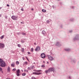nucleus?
Masks as SVG:
<instances>
[{
    "label": "nucleus",
    "mask_w": 79,
    "mask_h": 79,
    "mask_svg": "<svg viewBox=\"0 0 79 79\" xmlns=\"http://www.w3.org/2000/svg\"><path fill=\"white\" fill-rule=\"evenodd\" d=\"M47 23H49V21L48 20L47 21Z\"/></svg>",
    "instance_id": "32"
},
{
    "label": "nucleus",
    "mask_w": 79,
    "mask_h": 79,
    "mask_svg": "<svg viewBox=\"0 0 79 79\" xmlns=\"http://www.w3.org/2000/svg\"><path fill=\"white\" fill-rule=\"evenodd\" d=\"M31 10H32V11H33V10H34V9L33 8H32L31 9Z\"/></svg>",
    "instance_id": "37"
},
{
    "label": "nucleus",
    "mask_w": 79,
    "mask_h": 79,
    "mask_svg": "<svg viewBox=\"0 0 79 79\" xmlns=\"http://www.w3.org/2000/svg\"><path fill=\"white\" fill-rule=\"evenodd\" d=\"M26 73H23L22 74V76H26Z\"/></svg>",
    "instance_id": "19"
},
{
    "label": "nucleus",
    "mask_w": 79,
    "mask_h": 79,
    "mask_svg": "<svg viewBox=\"0 0 79 79\" xmlns=\"http://www.w3.org/2000/svg\"><path fill=\"white\" fill-rule=\"evenodd\" d=\"M31 79H36L35 78V77H31Z\"/></svg>",
    "instance_id": "27"
},
{
    "label": "nucleus",
    "mask_w": 79,
    "mask_h": 79,
    "mask_svg": "<svg viewBox=\"0 0 79 79\" xmlns=\"http://www.w3.org/2000/svg\"><path fill=\"white\" fill-rule=\"evenodd\" d=\"M41 67H43V68H44V67H45V65H42L41 66Z\"/></svg>",
    "instance_id": "28"
},
{
    "label": "nucleus",
    "mask_w": 79,
    "mask_h": 79,
    "mask_svg": "<svg viewBox=\"0 0 79 79\" xmlns=\"http://www.w3.org/2000/svg\"><path fill=\"white\" fill-rule=\"evenodd\" d=\"M54 71V68H51L49 69L48 70H46L45 71V73H49V72H51V71Z\"/></svg>",
    "instance_id": "2"
},
{
    "label": "nucleus",
    "mask_w": 79,
    "mask_h": 79,
    "mask_svg": "<svg viewBox=\"0 0 79 79\" xmlns=\"http://www.w3.org/2000/svg\"><path fill=\"white\" fill-rule=\"evenodd\" d=\"M21 24H23V22H21Z\"/></svg>",
    "instance_id": "43"
},
{
    "label": "nucleus",
    "mask_w": 79,
    "mask_h": 79,
    "mask_svg": "<svg viewBox=\"0 0 79 79\" xmlns=\"http://www.w3.org/2000/svg\"><path fill=\"white\" fill-rule=\"evenodd\" d=\"M69 78H71V77H69Z\"/></svg>",
    "instance_id": "47"
},
{
    "label": "nucleus",
    "mask_w": 79,
    "mask_h": 79,
    "mask_svg": "<svg viewBox=\"0 0 79 79\" xmlns=\"http://www.w3.org/2000/svg\"><path fill=\"white\" fill-rule=\"evenodd\" d=\"M43 62H44V61H43Z\"/></svg>",
    "instance_id": "48"
},
{
    "label": "nucleus",
    "mask_w": 79,
    "mask_h": 79,
    "mask_svg": "<svg viewBox=\"0 0 79 79\" xmlns=\"http://www.w3.org/2000/svg\"><path fill=\"white\" fill-rule=\"evenodd\" d=\"M34 51V49L33 48H31V52H33Z\"/></svg>",
    "instance_id": "21"
},
{
    "label": "nucleus",
    "mask_w": 79,
    "mask_h": 79,
    "mask_svg": "<svg viewBox=\"0 0 79 79\" xmlns=\"http://www.w3.org/2000/svg\"><path fill=\"white\" fill-rule=\"evenodd\" d=\"M26 58H27V60H28V59H27V57H26Z\"/></svg>",
    "instance_id": "41"
},
{
    "label": "nucleus",
    "mask_w": 79,
    "mask_h": 79,
    "mask_svg": "<svg viewBox=\"0 0 79 79\" xmlns=\"http://www.w3.org/2000/svg\"><path fill=\"white\" fill-rule=\"evenodd\" d=\"M2 7H0V10H1Z\"/></svg>",
    "instance_id": "42"
},
{
    "label": "nucleus",
    "mask_w": 79,
    "mask_h": 79,
    "mask_svg": "<svg viewBox=\"0 0 79 79\" xmlns=\"http://www.w3.org/2000/svg\"><path fill=\"white\" fill-rule=\"evenodd\" d=\"M34 44H35V43H34Z\"/></svg>",
    "instance_id": "46"
},
{
    "label": "nucleus",
    "mask_w": 79,
    "mask_h": 79,
    "mask_svg": "<svg viewBox=\"0 0 79 79\" xmlns=\"http://www.w3.org/2000/svg\"><path fill=\"white\" fill-rule=\"evenodd\" d=\"M37 71L38 72H40V71H41V70H38Z\"/></svg>",
    "instance_id": "38"
},
{
    "label": "nucleus",
    "mask_w": 79,
    "mask_h": 79,
    "mask_svg": "<svg viewBox=\"0 0 79 79\" xmlns=\"http://www.w3.org/2000/svg\"><path fill=\"white\" fill-rule=\"evenodd\" d=\"M40 50V47L39 46H37L35 49V51L36 52H38Z\"/></svg>",
    "instance_id": "8"
},
{
    "label": "nucleus",
    "mask_w": 79,
    "mask_h": 79,
    "mask_svg": "<svg viewBox=\"0 0 79 79\" xmlns=\"http://www.w3.org/2000/svg\"><path fill=\"white\" fill-rule=\"evenodd\" d=\"M24 72H27V73H28V70L25 69L24 70Z\"/></svg>",
    "instance_id": "23"
},
{
    "label": "nucleus",
    "mask_w": 79,
    "mask_h": 79,
    "mask_svg": "<svg viewBox=\"0 0 79 79\" xmlns=\"http://www.w3.org/2000/svg\"><path fill=\"white\" fill-rule=\"evenodd\" d=\"M21 11H24V9H23V8L21 9Z\"/></svg>",
    "instance_id": "31"
},
{
    "label": "nucleus",
    "mask_w": 79,
    "mask_h": 79,
    "mask_svg": "<svg viewBox=\"0 0 79 79\" xmlns=\"http://www.w3.org/2000/svg\"><path fill=\"white\" fill-rule=\"evenodd\" d=\"M5 47V45L2 43H0V48H3Z\"/></svg>",
    "instance_id": "4"
},
{
    "label": "nucleus",
    "mask_w": 79,
    "mask_h": 79,
    "mask_svg": "<svg viewBox=\"0 0 79 79\" xmlns=\"http://www.w3.org/2000/svg\"><path fill=\"white\" fill-rule=\"evenodd\" d=\"M16 64H19V62H18V61H16Z\"/></svg>",
    "instance_id": "18"
},
{
    "label": "nucleus",
    "mask_w": 79,
    "mask_h": 79,
    "mask_svg": "<svg viewBox=\"0 0 79 79\" xmlns=\"http://www.w3.org/2000/svg\"><path fill=\"white\" fill-rule=\"evenodd\" d=\"M40 74H42V73H33V74H35V75H40Z\"/></svg>",
    "instance_id": "9"
},
{
    "label": "nucleus",
    "mask_w": 79,
    "mask_h": 79,
    "mask_svg": "<svg viewBox=\"0 0 79 79\" xmlns=\"http://www.w3.org/2000/svg\"><path fill=\"white\" fill-rule=\"evenodd\" d=\"M21 71H22V72H23V70H21Z\"/></svg>",
    "instance_id": "44"
},
{
    "label": "nucleus",
    "mask_w": 79,
    "mask_h": 79,
    "mask_svg": "<svg viewBox=\"0 0 79 79\" xmlns=\"http://www.w3.org/2000/svg\"><path fill=\"white\" fill-rule=\"evenodd\" d=\"M18 47H21V45L19 44H18L17 45Z\"/></svg>",
    "instance_id": "24"
},
{
    "label": "nucleus",
    "mask_w": 79,
    "mask_h": 79,
    "mask_svg": "<svg viewBox=\"0 0 79 79\" xmlns=\"http://www.w3.org/2000/svg\"><path fill=\"white\" fill-rule=\"evenodd\" d=\"M11 18L13 20H17L18 19V17L15 16H12Z\"/></svg>",
    "instance_id": "3"
},
{
    "label": "nucleus",
    "mask_w": 79,
    "mask_h": 79,
    "mask_svg": "<svg viewBox=\"0 0 79 79\" xmlns=\"http://www.w3.org/2000/svg\"><path fill=\"white\" fill-rule=\"evenodd\" d=\"M53 72H54V71H53Z\"/></svg>",
    "instance_id": "49"
},
{
    "label": "nucleus",
    "mask_w": 79,
    "mask_h": 79,
    "mask_svg": "<svg viewBox=\"0 0 79 79\" xmlns=\"http://www.w3.org/2000/svg\"><path fill=\"white\" fill-rule=\"evenodd\" d=\"M66 51H69L70 49H66Z\"/></svg>",
    "instance_id": "26"
},
{
    "label": "nucleus",
    "mask_w": 79,
    "mask_h": 79,
    "mask_svg": "<svg viewBox=\"0 0 79 79\" xmlns=\"http://www.w3.org/2000/svg\"><path fill=\"white\" fill-rule=\"evenodd\" d=\"M28 70H29V69L31 70V68H30V67H28Z\"/></svg>",
    "instance_id": "30"
},
{
    "label": "nucleus",
    "mask_w": 79,
    "mask_h": 79,
    "mask_svg": "<svg viewBox=\"0 0 79 79\" xmlns=\"http://www.w3.org/2000/svg\"><path fill=\"white\" fill-rule=\"evenodd\" d=\"M23 41V40H21V42L22 43H24V42H25V40H24Z\"/></svg>",
    "instance_id": "20"
},
{
    "label": "nucleus",
    "mask_w": 79,
    "mask_h": 79,
    "mask_svg": "<svg viewBox=\"0 0 79 79\" xmlns=\"http://www.w3.org/2000/svg\"><path fill=\"white\" fill-rule=\"evenodd\" d=\"M48 58L49 60H51V61H52V60H53V58L52 57L50 56H48Z\"/></svg>",
    "instance_id": "6"
},
{
    "label": "nucleus",
    "mask_w": 79,
    "mask_h": 79,
    "mask_svg": "<svg viewBox=\"0 0 79 79\" xmlns=\"http://www.w3.org/2000/svg\"><path fill=\"white\" fill-rule=\"evenodd\" d=\"M2 16V15H0V17H1Z\"/></svg>",
    "instance_id": "40"
},
{
    "label": "nucleus",
    "mask_w": 79,
    "mask_h": 79,
    "mask_svg": "<svg viewBox=\"0 0 79 79\" xmlns=\"http://www.w3.org/2000/svg\"><path fill=\"white\" fill-rule=\"evenodd\" d=\"M17 76H19V73H20V70L19 69L16 70Z\"/></svg>",
    "instance_id": "5"
},
{
    "label": "nucleus",
    "mask_w": 79,
    "mask_h": 79,
    "mask_svg": "<svg viewBox=\"0 0 79 79\" xmlns=\"http://www.w3.org/2000/svg\"><path fill=\"white\" fill-rule=\"evenodd\" d=\"M7 71L8 72H10V67H8Z\"/></svg>",
    "instance_id": "10"
},
{
    "label": "nucleus",
    "mask_w": 79,
    "mask_h": 79,
    "mask_svg": "<svg viewBox=\"0 0 79 79\" xmlns=\"http://www.w3.org/2000/svg\"><path fill=\"white\" fill-rule=\"evenodd\" d=\"M42 32L43 34H44V35H45V31H42Z\"/></svg>",
    "instance_id": "13"
},
{
    "label": "nucleus",
    "mask_w": 79,
    "mask_h": 79,
    "mask_svg": "<svg viewBox=\"0 0 79 79\" xmlns=\"http://www.w3.org/2000/svg\"><path fill=\"white\" fill-rule=\"evenodd\" d=\"M0 71H2V68L0 67Z\"/></svg>",
    "instance_id": "25"
},
{
    "label": "nucleus",
    "mask_w": 79,
    "mask_h": 79,
    "mask_svg": "<svg viewBox=\"0 0 79 79\" xmlns=\"http://www.w3.org/2000/svg\"><path fill=\"white\" fill-rule=\"evenodd\" d=\"M21 50L22 53H24V48H22Z\"/></svg>",
    "instance_id": "12"
},
{
    "label": "nucleus",
    "mask_w": 79,
    "mask_h": 79,
    "mask_svg": "<svg viewBox=\"0 0 79 79\" xmlns=\"http://www.w3.org/2000/svg\"><path fill=\"white\" fill-rule=\"evenodd\" d=\"M6 66V64L4 61L0 59V66L2 68H4Z\"/></svg>",
    "instance_id": "1"
},
{
    "label": "nucleus",
    "mask_w": 79,
    "mask_h": 79,
    "mask_svg": "<svg viewBox=\"0 0 79 79\" xmlns=\"http://www.w3.org/2000/svg\"><path fill=\"white\" fill-rule=\"evenodd\" d=\"M30 68L31 69H33V68H34V66H31L30 67Z\"/></svg>",
    "instance_id": "22"
},
{
    "label": "nucleus",
    "mask_w": 79,
    "mask_h": 79,
    "mask_svg": "<svg viewBox=\"0 0 79 79\" xmlns=\"http://www.w3.org/2000/svg\"><path fill=\"white\" fill-rule=\"evenodd\" d=\"M23 64H25V65H27V62H25L23 63Z\"/></svg>",
    "instance_id": "14"
},
{
    "label": "nucleus",
    "mask_w": 79,
    "mask_h": 79,
    "mask_svg": "<svg viewBox=\"0 0 79 79\" xmlns=\"http://www.w3.org/2000/svg\"><path fill=\"white\" fill-rule=\"evenodd\" d=\"M22 59L23 60H24L25 58L23 57H22Z\"/></svg>",
    "instance_id": "35"
},
{
    "label": "nucleus",
    "mask_w": 79,
    "mask_h": 79,
    "mask_svg": "<svg viewBox=\"0 0 79 79\" xmlns=\"http://www.w3.org/2000/svg\"><path fill=\"white\" fill-rule=\"evenodd\" d=\"M22 35H26V34L24 33H22Z\"/></svg>",
    "instance_id": "29"
},
{
    "label": "nucleus",
    "mask_w": 79,
    "mask_h": 79,
    "mask_svg": "<svg viewBox=\"0 0 79 79\" xmlns=\"http://www.w3.org/2000/svg\"><path fill=\"white\" fill-rule=\"evenodd\" d=\"M4 37H5V35H3L1 37H0L1 39H3Z\"/></svg>",
    "instance_id": "15"
},
{
    "label": "nucleus",
    "mask_w": 79,
    "mask_h": 79,
    "mask_svg": "<svg viewBox=\"0 0 79 79\" xmlns=\"http://www.w3.org/2000/svg\"><path fill=\"white\" fill-rule=\"evenodd\" d=\"M16 69H14L12 70V71H13V72H15V71H16Z\"/></svg>",
    "instance_id": "17"
},
{
    "label": "nucleus",
    "mask_w": 79,
    "mask_h": 79,
    "mask_svg": "<svg viewBox=\"0 0 79 79\" xmlns=\"http://www.w3.org/2000/svg\"><path fill=\"white\" fill-rule=\"evenodd\" d=\"M59 44V42H57V44H56V45H58V44Z\"/></svg>",
    "instance_id": "33"
},
{
    "label": "nucleus",
    "mask_w": 79,
    "mask_h": 79,
    "mask_svg": "<svg viewBox=\"0 0 79 79\" xmlns=\"http://www.w3.org/2000/svg\"><path fill=\"white\" fill-rule=\"evenodd\" d=\"M41 56L42 58H45V55L44 53H42L41 54Z\"/></svg>",
    "instance_id": "7"
},
{
    "label": "nucleus",
    "mask_w": 79,
    "mask_h": 79,
    "mask_svg": "<svg viewBox=\"0 0 79 79\" xmlns=\"http://www.w3.org/2000/svg\"><path fill=\"white\" fill-rule=\"evenodd\" d=\"M42 11L43 12H46V10H44V9H42Z\"/></svg>",
    "instance_id": "16"
},
{
    "label": "nucleus",
    "mask_w": 79,
    "mask_h": 79,
    "mask_svg": "<svg viewBox=\"0 0 79 79\" xmlns=\"http://www.w3.org/2000/svg\"><path fill=\"white\" fill-rule=\"evenodd\" d=\"M27 53L28 54V55H29V54H31V53L29 52H28Z\"/></svg>",
    "instance_id": "34"
},
{
    "label": "nucleus",
    "mask_w": 79,
    "mask_h": 79,
    "mask_svg": "<svg viewBox=\"0 0 79 79\" xmlns=\"http://www.w3.org/2000/svg\"><path fill=\"white\" fill-rule=\"evenodd\" d=\"M7 6H8V7L10 6V5L8 4H7Z\"/></svg>",
    "instance_id": "36"
},
{
    "label": "nucleus",
    "mask_w": 79,
    "mask_h": 79,
    "mask_svg": "<svg viewBox=\"0 0 79 79\" xmlns=\"http://www.w3.org/2000/svg\"><path fill=\"white\" fill-rule=\"evenodd\" d=\"M70 32H73L72 31H70Z\"/></svg>",
    "instance_id": "39"
},
{
    "label": "nucleus",
    "mask_w": 79,
    "mask_h": 79,
    "mask_svg": "<svg viewBox=\"0 0 79 79\" xmlns=\"http://www.w3.org/2000/svg\"><path fill=\"white\" fill-rule=\"evenodd\" d=\"M47 63H48V62H47Z\"/></svg>",
    "instance_id": "45"
},
{
    "label": "nucleus",
    "mask_w": 79,
    "mask_h": 79,
    "mask_svg": "<svg viewBox=\"0 0 79 79\" xmlns=\"http://www.w3.org/2000/svg\"><path fill=\"white\" fill-rule=\"evenodd\" d=\"M11 66H12V67H13V68H14V67H15V64H11Z\"/></svg>",
    "instance_id": "11"
}]
</instances>
